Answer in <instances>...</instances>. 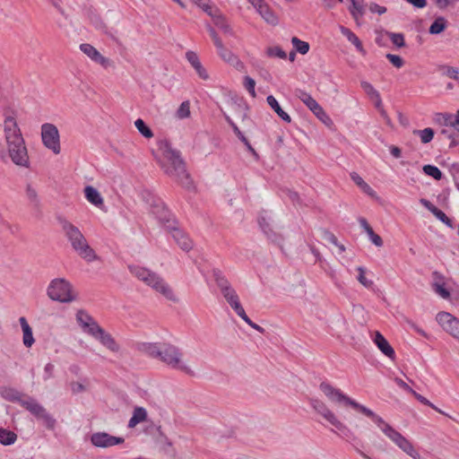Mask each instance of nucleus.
Wrapping results in <instances>:
<instances>
[{"label": "nucleus", "instance_id": "f257e3e1", "mask_svg": "<svg viewBox=\"0 0 459 459\" xmlns=\"http://www.w3.org/2000/svg\"><path fill=\"white\" fill-rule=\"evenodd\" d=\"M158 151L152 150L155 160L166 175L186 188L192 186V180L186 169V164L180 152L171 148L169 142L162 140L158 143Z\"/></svg>", "mask_w": 459, "mask_h": 459}, {"label": "nucleus", "instance_id": "f03ea898", "mask_svg": "<svg viewBox=\"0 0 459 459\" xmlns=\"http://www.w3.org/2000/svg\"><path fill=\"white\" fill-rule=\"evenodd\" d=\"M1 396L9 402L19 403L23 408L29 411L48 429H54L56 427V420L50 415L47 410L38 403L34 398L27 396L18 390L11 387H4L0 392Z\"/></svg>", "mask_w": 459, "mask_h": 459}, {"label": "nucleus", "instance_id": "7ed1b4c3", "mask_svg": "<svg viewBox=\"0 0 459 459\" xmlns=\"http://www.w3.org/2000/svg\"><path fill=\"white\" fill-rule=\"evenodd\" d=\"M62 231L70 243L72 249L83 260L88 263L99 259L96 252L89 245L88 240L80 229L64 218L58 219Z\"/></svg>", "mask_w": 459, "mask_h": 459}, {"label": "nucleus", "instance_id": "20e7f679", "mask_svg": "<svg viewBox=\"0 0 459 459\" xmlns=\"http://www.w3.org/2000/svg\"><path fill=\"white\" fill-rule=\"evenodd\" d=\"M129 271L138 280L144 282L156 292L161 294L167 299L178 302V299L172 288L156 273L140 266L130 265Z\"/></svg>", "mask_w": 459, "mask_h": 459}, {"label": "nucleus", "instance_id": "39448f33", "mask_svg": "<svg viewBox=\"0 0 459 459\" xmlns=\"http://www.w3.org/2000/svg\"><path fill=\"white\" fill-rule=\"evenodd\" d=\"M369 419H371L380 430L403 452L413 459H421L420 453L414 447L413 444L394 429L389 423L385 422L382 417L374 412V416H371Z\"/></svg>", "mask_w": 459, "mask_h": 459}, {"label": "nucleus", "instance_id": "423d86ee", "mask_svg": "<svg viewBox=\"0 0 459 459\" xmlns=\"http://www.w3.org/2000/svg\"><path fill=\"white\" fill-rule=\"evenodd\" d=\"M320 391L324 394V395L328 399L329 402L334 404H343L345 406H351L355 411L362 413L368 418L374 416V411L368 407L359 403L355 400L351 399L344 393L342 392L341 389L334 387L331 384L327 382H322L319 385Z\"/></svg>", "mask_w": 459, "mask_h": 459}, {"label": "nucleus", "instance_id": "0eeeda50", "mask_svg": "<svg viewBox=\"0 0 459 459\" xmlns=\"http://www.w3.org/2000/svg\"><path fill=\"white\" fill-rule=\"evenodd\" d=\"M48 298L61 303H70L77 299V293L72 283L65 278L52 280L48 287Z\"/></svg>", "mask_w": 459, "mask_h": 459}, {"label": "nucleus", "instance_id": "6e6552de", "mask_svg": "<svg viewBox=\"0 0 459 459\" xmlns=\"http://www.w3.org/2000/svg\"><path fill=\"white\" fill-rule=\"evenodd\" d=\"M310 405L314 409V411L323 417L327 422H329L333 427H334L337 430L340 431V435L346 438L352 437L355 439L352 432L348 429V427L337 417V415L326 405L325 403L317 399L311 398Z\"/></svg>", "mask_w": 459, "mask_h": 459}, {"label": "nucleus", "instance_id": "1a4fd4ad", "mask_svg": "<svg viewBox=\"0 0 459 459\" xmlns=\"http://www.w3.org/2000/svg\"><path fill=\"white\" fill-rule=\"evenodd\" d=\"M160 360L173 369L180 370L187 375L194 374L191 368L185 361L181 349L171 343L163 342Z\"/></svg>", "mask_w": 459, "mask_h": 459}, {"label": "nucleus", "instance_id": "9d476101", "mask_svg": "<svg viewBox=\"0 0 459 459\" xmlns=\"http://www.w3.org/2000/svg\"><path fill=\"white\" fill-rule=\"evenodd\" d=\"M213 277L222 296L224 297L228 304L230 306V307L236 312V314L238 316L241 314L244 315L245 309L240 304L239 298L236 290L232 288L229 281L226 279V277L219 270L213 271Z\"/></svg>", "mask_w": 459, "mask_h": 459}, {"label": "nucleus", "instance_id": "9b49d317", "mask_svg": "<svg viewBox=\"0 0 459 459\" xmlns=\"http://www.w3.org/2000/svg\"><path fill=\"white\" fill-rule=\"evenodd\" d=\"M150 212L162 224L165 229L172 228L176 221L165 204L156 197H152L150 201Z\"/></svg>", "mask_w": 459, "mask_h": 459}, {"label": "nucleus", "instance_id": "f8f14e48", "mask_svg": "<svg viewBox=\"0 0 459 459\" xmlns=\"http://www.w3.org/2000/svg\"><path fill=\"white\" fill-rule=\"evenodd\" d=\"M41 139L45 147L51 150L55 154L60 153V135L55 125L45 123L41 126Z\"/></svg>", "mask_w": 459, "mask_h": 459}, {"label": "nucleus", "instance_id": "ddd939ff", "mask_svg": "<svg viewBox=\"0 0 459 459\" xmlns=\"http://www.w3.org/2000/svg\"><path fill=\"white\" fill-rule=\"evenodd\" d=\"M6 147L9 157L15 165L29 168L30 160L24 140L7 143Z\"/></svg>", "mask_w": 459, "mask_h": 459}, {"label": "nucleus", "instance_id": "4468645a", "mask_svg": "<svg viewBox=\"0 0 459 459\" xmlns=\"http://www.w3.org/2000/svg\"><path fill=\"white\" fill-rule=\"evenodd\" d=\"M437 323L442 328L451 334L454 338L459 340V319L453 316L450 313L440 312L436 317Z\"/></svg>", "mask_w": 459, "mask_h": 459}, {"label": "nucleus", "instance_id": "2eb2a0df", "mask_svg": "<svg viewBox=\"0 0 459 459\" xmlns=\"http://www.w3.org/2000/svg\"><path fill=\"white\" fill-rule=\"evenodd\" d=\"M4 133L6 144L24 140L15 117L11 115L4 118Z\"/></svg>", "mask_w": 459, "mask_h": 459}, {"label": "nucleus", "instance_id": "dca6fc26", "mask_svg": "<svg viewBox=\"0 0 459 459\" xmlns=\"http://www.w3.org/2000/svg\"><path fill=\"white\" fill-rule=\"evenodd\" d=\"M91 442L96 447L108 448L123 444L125 439L121 437H115L107 432H95L91 436Z\"/></svg>", "mask_w": 459, "mask_h": 459}, {"label": "nucleus", "instance_id": "f3484780", "mask_svg": "<svg viewBox=\"0 0 459 459\" xmlns=\"http://www.w3.org/2000/svg\"><path fill=\"white\" fill-rule=\"evenodd\" d=\"M95 333L92 332V337L98 340L103 347L113 353H118L121 350L119 343L115 340V338L108 332H106L102 327H95L93 328Z\"/></svg>", "mask_w": 459, "mask_h": 459}, {"label": "nucleus", "instance_id": "a211bd4d", "mask_svg": "<svg viewBox=\"0 0 459 459\" xmlns=\"http://www.w3.org/2000/svg\"><path fill=\"white\" fill-rule=\"evenodd\" d=\"M250 4L267 23L271 25L278 23L277 15L264 0H252Z\"/></svg>", "mask_w": 459, "mask_h": 459}, {"label": "nucleus", "instance_id": "6ab92c4d", "mask_svg": "<svg viewBox=\"0 0 459 459\" xmlns=\"http://www.w3.org/2000/svg\"><path fill=\"white\" fill-rule=\"evenodd\" d=\"M169 232L171 233L172 238H174L175 242L178 244V246L184 251H189L193 247V242L189 238V237L181 230L178 224H173L172 228L166 229Z\"/></svg>", "mask_w": 459, "mask_h": 459}, {"label": "nucleus", "instance_id": "aec40b11", "mask_svg": "<svg viewBox=\"0 0 459 459\" xmlns=\"http://www.w3.org/2000/svg\"><path fill=\"white\" fill-rule=\"evenodd\" d=\"M76 319L82 330L90 335H92V332L95 333L93 328L100 326L91 316H89L83 310L77 312Z\"/></svg>", "mask_w": 459, "mask_h": 459}, {"label": "nucleus", "instance_id": "412c9836", "mask_svg": "<svg viewBox=\"0 0 459 459\" xmlns=\"http://www.w3.org/2000/svg\"><path fill=\"white\" fill-rule=\"evenodd\" d=\"M80 49L92 61L107 67L109 65V60L103 56L91 44L83 43L80 45Z\"/></svg>", "mask_w": 459, "mask_h": 459}, {"label": "nucleus", "instance_id": "4be33fe9", "mask_svg": "<svg viewBox=\"0 0 459 459\" xmlns=\"http://www.w3.org/2000/svg\"><path fill=\"white\" fill-rule=\"evenodd\" d=\"M162 349L163 342H142L138 344L140 351L153 359H160Z\"/></svg>", "mask_w": 459, "mask_h": 459}, {"label": "nucleus", "instance_id": "5701e85b", "mask_svg": "<svg viewBox=\"0 0 459 459\" xmlns=\"http://www.w3.org/2000/svg\"><path fill=\"white\" fill-rule=\"evenodd\" d=\"M420 203L428 209L437 219L445 223L446 226L453 228L452 221L446 215L444 212L436 207L431 202L425 198H421Z\"/></svg>", "mask_w": 459, "mask_h": 459}, {"label": "nucleus", "instance_id": "b1692460", "mask_svg": "<svg viewBox=\"0 0 459 459\" xmlns=\"http://www.w3.org/2000/svg\"><path fill=\"white\" fill-rule=\"evenodd\" d=\"M374 342L377 348L389 359H394L395 352L387 340L379 333H375Z\"/></svg>", "mask_w": 459, "mask_h": 459}, {"label": "nucleus", "instance_id": "393cba45", "mask_svg": "<svg viewBox=\"0 0 459 459\" xmlns=\"http://www.w3.org/2000/svg\"><path fill=\"white\" fill-rule=\"evenodd\" d=\"M186 57L202 79H208V74L206 70L203 67L197 55L195 52L187 51L186 53Z\"/></svg>", "mask_w": 459, "mask_h": 459}, {"label": "nucleus", "instance_id": "a878e982", "mask_svg": "<svg viewBox=\"0 0 459 459\" xmlns=\"http://www.w3.org/2000/svg\"><path fill=\"white\" fill-rule=\"evenodd\" d=\"M19 322H20V325H21V327L22 330V333H23L22 342L25 347L30 348L35 342L33 333H32V329L29 325L25 317H23V316L20 317Z\"/></svg>", "mask_w": 459, "mask_h": 459}, {"label": "nucleus", "instance_id": "bb28decb", "mask_svg": "<svg viewBox=\"0 0 459 459\" xmlns=\"http://www.w3.org/2000/svg\"><path fill=\"white\" fill-rule=\"evenodd\" d=\"M296 97L299 98L313 113L318 110L321 106L318 102L307 92L302 90H297L295 93Z\"/></svg>", "mask_w": 459, "mask_h": 459}, {"label": "nucleus", "instance_id": "cd10ccee", "mask_svg": "<svg viewBox=\"0 0 459 459\" xmlns=\"http://www.w3.org/2000/svg\"><path fill=\"white\" fill-rule=\"evenodd\" d=\"M25 195L28 199L30 205L36 210H39L41 202L37 189L30 184L28 183L25 187Z\"/></svg>", "mask_w": 459, "mask_h": 459}, {"label": "nucleus", "instance_id": "c85d7f7f", "mask_svg": "<svg viewBox=\"0 0 459 459\" xmlns=\"http://www.w3.org/2000/svg\"><path fill=\"white\" fill-rule=\"evenodd\" d=\"M269 221V218L260 216L258 219L260 228L269 239H271L273 242H279L281 240V238L275 232H273Z\"/></svg>", "mask_w": 459, "mask_h": 459}, {"label": "nucleus", "instance_id": "c756f323", "mask_svg": "<svg viewBox=\"0 0 459 459\" xmlns=\"http://www.w3.org/2000/svg\"><path fill=\"white\" fill-rule=\"evenodd\" d=\"M269 221V218L260 216L258 219L260 228L269 239H271L273 242H279L281 240V238L275 232H273Z\"/></svg>", "mask_w": 459, "mask_h": 459}, {"label": "nucleus", "instance_id": "7c9ffc66", "mask_svg": "<svg viewBox=\"0 0 459 459\" xmlns=\"http://www.w3.org/2000/svg\"><path fill=\"white\" fill-rule=\"evenodd\" d=\"M84 195L87 201L95 206H100L103 204V198L100 192L91 186H85Z\"/></svg>", "mask_w": 459, "mask_h": 459}, {"label": "nucleus", "instance_id": "2f4dec72", "mask_svg": "<svg viewBox=\"0 0 459 459\" xmlns=\"http://www.w3.org/2000/svg\"><path fill=\"white\" fill-rule=\"evenodd\" d=\"M266 101L268 105L271 107L272 109L285 122L290 123L291 118L281 108L280 104L278 103L277 100L273 96L270 95L266 98Z\"/></svg>", "mask_w": 459, "mask_h": 459}, {"label": "nucleus", "instance_id": "473e14b6", "mask_svg": "<svg viewBox=\"0 0 459 459\" xmlns=\"http://www.w3.org/2000/svg\"><path fill=\"white\" fill-rule=\"evenodd\" d=\"M340 31L341 33L347 38V39L355 46L358 51H359L362 54H365L366 51L362 46L361 41L348 28L340 26Z\"/></svg>", "mask_w": 459, "mask_h": 459}, {"label": "nucleus", "instance_id": "72a5a7b5", "mask_svg": "<svg viewBox=\"0 0 459 459\" xmlns=\"http://www.w3.org/2000/svg\"><path fill=\"white\" fill-rule=\"evenodd\" d=\"M147 419V411L143 407H135L133 416L128 421V428H134L137 424L145 421Z\"/></svg>", "mask_w": 459, "mask_h": 459}, {"label": "nucleus", "instance_id": "f704fd0d", "mask_svg": "<svg viewBox=\"0 0 459 459\" xmlns=\"http://www.w3.org/2000/svg\"><path fill=\"white\" fill-rule=\"evenodd\" d=\"M351 7L350 8L351 14L356 21L357 24H359V19L364 15L365 7L363 0H351Z\"/></svg>", "mask_w": 459, "mask_h": 459}, {"label": "nucleus", "instance_id": "c9c22d12", "mask_svg": "<svg viewBox=\"0 0 459 459\" xmlns=\"http://www.w3.org/2000/svg\"><path fill=\"white\" fill-rule=\"evenodd\" d=\"M433 275L436 279L440 280V281H434L432 283L433 290L441 298L445 299H448L450 297V292L445 288V283L442 281V276L437 272H435Z\"/></svg>", "mask_w": 459, "mask_h": 459}, {"label": "nucleus", "instance_id": "e433bc0d", "mask_svg": "<svg viewBox=\"0 0 459 459\" xmlns=\"http://www.w3.org/2000/svg\"><path fill=\"white\" fill-rule=\"evenodd\" d=\"M17 439V435L11 430L0 428V444L4 446L13 445Z\"/></svg>", "mask_w": 459, "mask_h": 459}, {"label": "nucleus", "instance_id": "4c0bfd02", "mask_svg": "<svg viewBox=\"0 0 459 459\" xmlns=\"http://www.w3.org/2000/svg\"><path fill=\"white\" fill-rule=\"evenodd\" d=\"M444 124L446 126L453 127L459 132V109L453 114H443Z\"/></svg>", "mask_w": 459, "mask_h": 459}, {"label": "nucleus", "instance_id": "58836bf2", "mask_svg": "<svg viewBox=\"0 0 459 459\" xmlns=\"http://www.w3.org/2000/svg\"><path fill=\"white\" fill-rule=\"evenodd\" d=\"M233 131L236 134V135L238 137V139L247 146V150L251 152V154L254 156V158L257 160L259 159L258 153L251 146L248 140L246 138V136L242 134V132L239 130V128L236 125H233Z\"/></svg>", "mask_w": 459, "mask_h": 459}, {"label": "nucleus", "instance_id": "ea45409f", "mask_svg": "<svg viewBox=\"0 0 459 459\" xmlns=\"http://www.w3.org/2000/svg\"><path fill=\"white\" fill-rule=\"evenodd\" d=\"M446 27V22L444 17H437L429 27L430 34H439L441 33Z\"/></svg>", "mask_w": 459, "mask_h": 459}, {"label": "nucleus", "instance_id": "a19ab883", "mask_svg": "<svg viewBox=\"0 0 459 459\" xmlns=\"http://www.w3.org/2000/svg\"><path fill=\"white\" fill-rule=\"evenodd\" d=\"M134 126L139 131V133L145 138H152L153 136V133L149 126H146L144 121L141 118H138L134 121Z\"/></svg>", "mask_w": 459, "mask_h": 459}, {"label": "nucleus", "instance_id": "79ce46f5", "mask_svg": "<svg viewBox=\"0 0 459 459\" xmlns=\"http://www.w3.org/2000/svg\"><path fill=\"white\" fill-rule=\"evenodd\" d=\"M413 134L420 136L422 143H429L434 137V130L429 127L423 130H414Z\"/></svg>", "mask_w": 459, "mask_h": 459}, {"label": "nucleus", "instance_id": "37998d69", "mask_svg": "<svg viewBox=\"0 0 459 459\" xmlns=\"http://www.w3.org/2000/svg\"><path fill=\"white\" fill-rule=\"evenodd\" d=\"M291 43L295 48V51L300 53L301 55L307 54L309 50V44L298 39L297 37H293L291 39Z\"/></svg>", "mask_w": 459, "mask_h": 459}, {"label": "nucleus", "instance_id": "c03bdc74", "mask_svg": "<svg viewBox=\"0 0 459 459\" xmlns=\"http://www.w3.org/2000/svg\"><path fill=\"white\" fill-rule=\"evenodd\" d=\"M356 270L359 273V275L357 276L358 281L365 288H371L373 286V281L366 277V269L362 266H358Z\"/></svg>", "mask_w": 459, "mask_h": 459}, {"label": "nucleus", "instance_id": "a18cd8bd", "mask_svg": "<svg viewBox=\"0 0 459 459\" xmlns=\"http://www.w3.org/2000/svg\"><path fill=\"white\" fill-rule=\"evenodd\" d=\"M422 170L424 173L429 177H432L433 178L437 180H440L442 178V172L441 170L433 165H424L422 168Z\"/></svg>", "mask_w": 459, "mask_h": 459}, {"label": "nucleus", "instance_id": "49530a36", "mask_svg": "<svg viewBox=\"0 0 459 459\" xmlns=\"http://www.w3.org/2000/svg\"><path fill=\"white\" fill-rule=\"evenodd\" d=\"M442 70L443 75L447 76L448 78L456 80L459 82V68L450 66V65H443L440 67Z\"/></svg>", "mask_w": 459, "mask_h": 459}, {"label": "nucleus", "instance_id": "de8ad7c7", "mask_svg": "<svg viewBox=\"0 0 459 459\" xmlns=\"http://www.w3.org/2000/svg\"><path fill=\"white\" fill-rule=\"evenodd\" d=\"M313 114L327 127H332L333 126V120L322 107Z\"/></svg>", "mask_w": 459, "mask_h": 459}, {"label": "nucleus", "instance_id": "09e8293b", "mask_svg": "<svg viewBox=\"0 0 459 459\" xmlns=\"http://www.w3.org/2000/svg\"><path fill=\"white\" fill-rule=\"evenodd\" d=\"M215 25L221 29L224 33L232 35L233 31L230 24L227 22V21L221 17L219 16L214 20Z\"/></svg>", "mask_w": 459, "mask_h": 459}, {"label": "nucleus", "instance_id": "8fccbe9b", "mask_svg": "<svg viewBox=\"0 0 459 459\" xmlns=\"http://www.w3.org/2000/svg\"><path fill=\"white\" fill-rule=\"evenodd\" d=\"M266 55L270 57H279L281 59H285L287 57V54L283 51L280 47H269L266 49Z\"/></svg>", "mask_w": 459, "mask_h": 459}, {"label": "nucleus", "instance_id": "3c124183", "mask_svg": "<svg viewBox=\"0 0 459 459\" xmlns=\"http://www.w3.org/2000/svg\"><path fill=\"white\" fill-rule=\"evenodd\" d=\"M385 33L390 38L393 44L396 47L402 48L405 45L404 37L402 33H394L389 31H385Z\"/></svg>", "mask_w": 459, "mask_h": 459}, {"label": "nucleus", "instance_id": "603ef678", "mask_svg": "<svg viewBox=\"0 0 459 459\" xmlns=\"http://www.w3.org/2000/svg\"><path fill=\"white\" fill-rule=\"evenodd\" d=\"M190 116V105L188 101L180 104L177 110V117L180 119L186 118Z\"/></svg>", "mask_w": 459, "mask_h": 459}, {"label": "nucleus", "instance_id": "864d4df0", "mask_svg": "<svg viewBox=\"0 0 459 459\" xmlns=\"http://www.w3.org/2000/svg\"><path fill=\"white\" fill-rule=\"evenodd\" d=\"M218 55L226 63L230 64L233 58H235L237 56L233 54L230 49H228L225 46L222 48H220L217 50Z\"/></svg>", "mask_w": 459, "mask_h": 459}, {"label": "nucleus", "instance_id": "5fc2aeb1", "mask_svg": "<svg viewBox=\"0 0 459 459\" xmlns=\"http://www.w3.org/2000/svg\"><path fill=\"white\" fill-rule=\"evenodd\" d=\"M360 85H361V88L369 96L370 99L377 97V95L379 94V92L368 82L362 81L360 82Z\"/></svg>", "mask_w": 459, "mask_h": 459}, {"label": "nucleus", "instance_id": "6e6d98bb", "mask_svg": "<svg viewBox=\"0 0 459 459\" xmlns=\"http://www.w3.org/2000/svg\"><path fill=\"white\" fill-rule=\"evenodd\" d=\"M244 87L246 88V90L249 92V94L252 96V97H255L256 94H255V82L253 78H251L250 76H245L244 77Z\"/></svg>", "mask_w": 459, "mask_h": 459}, {"label": "nucleus", "instance_id": "4d7b16f0", "mask_svg": "<svg viewBox=\"0 0 459 459\" xmlns=\"http://www.w3.org/2000/svg\"><path fill=\"white\" fill-rule=\"evenodd\" d=\"M372 100H375V106L379 110L381 116L385 119V121L389 124L390 119L385 112V110L383 108L382 100L380 97V94L377 95V97L373 98Z\"/></svg>", "mask_w": 459, "mask_h": 459}, {"label": "nucleus", "instance_id": "13d9d810", "mask_svg": "<svg viewBox=\"0 0 459 459\" xmlns=\"http://www.w3.org/2000/svg\"><path fill=\"white\" fill-rule=\"evenodd\" d=\"M412 394L414 395V397L421 403L425 404V405H428L429 407H431L432 409H434L435 411H438L439 413H442V414H445L443 411H441L440 409H438L437 407H436L432 403H430L427 398H425L424 396H422L421 394L416 393L415 391L412 393Z\"/></svg>", "mask_w": 459, "mask_h": 459}, {"label": "nucleus", "instance_id": "bf43d9fd", "mask_svg": "<svg viewBox=\"0 0 459 459\" xmlns=\"http://www.w3.org/2000/svg\"><path fill=\"white\" fill-rule=\"evenodd\" d=\"M385 56L391 62V64L396 68H401L404 64L403 58L397 55L386 54Z\"/></svg>", "mask_w": 459, "mask_h": 459}, {"label": "nucleus", "instance_id": "052dcab7", "mask_svg": "<svg viewBox=\"0 0 459 459\" xmlns=\"http://www.w3.org/2000/svg\"><path fill=\"white\" fill-rule=\"evenodd\" d=\"M453 127L450 128H443L439 133V138L441 141H452V139L455 137V132L452 130Z\"/></svg>", "mask_w": 459, "mask_h": 459}, {"label": "nucleus", "instance_id": "680f3d73", "mask_svg": "<svg viewBox=\"0 0 459 459\" xmlns=\"http://www.w3.org/2000/svg\"><path fill=\"white\" fill-rule=\"evenodd\" d=\"M248 325H250L253 329L258 331L259 333H264V329L258 325L257 324L251 321V319L247 316L246 312H244V315L241 314L239 316Z\"/></svg>", "mask_w": 459, "mask_h": 459}, {"label": "nucleus", "instance_id": "e2e57ef3", "mask_svg": "<svg viewBox=\"0 0 459 459\" xmlns=\"http://www.w3.org/2000/svg\"><path fill=\"white\" fill-rule=\"evenodd\" d=\"M368 235L374 245L377 247L383 246V240L381 237L376 234L372 229L368 232Z\"/></svg>", "mask_w": 459, "mask_h": 459}, {"label": "nucleus", "instance_id": "0e129e2a", "mask_svg": "<svg viewBox=\"0 0 459 459\" xmlns=\"http://www.w3.org/2000/svg\"><path fill=\"white\" fill-rule=\"evenodd\" d=\"M229 65L233 66L236 70L239 72H243L245 70L244 63L238 56L233 58V60H231V62Z\"/></svg>", "mask_w": 459, "mask_h": 459}, {"label": "nucleus", "instance_id": "69168bd1", "mask_svg": "<svg viewBox=\"0 0 459 459\" xmlns=\"http://www.w3.org/2000/svg\"><path fill=\"white\" fill-rule=\"evenodd\" d=\"M359 188L368 195L375 198L377 197V193L372 189V187L368 183H362V185L359 186Z\"/></svg>", "mask_w": 459, "mask_h": 459}, {"label": "nucleus", "instance_id": "338daca9", "mask_svg": "<svg viewBox=\"0 0 459 459\" xmlns=\"http://www.w3.org/2000/svg\"><path fill=\"white\" fill-rule=\"evenodd\" d=\"M359 188L368 195L375 198L377 197V193L372 189V187L368 183H362V185L359 186Z\"/></svg>", "mask_w": 459, "mask_h": 459}, {"label": "nucleus", "instance_id": "774afa93", "mask_svg": "<svg viewBox=\"0 0 459 459\" xmlns=\"http://www.w3.org/2000/svg\"><path fill=\"white\" fill-rule=\"evenodd\" d=\"M55 366L52 363H48L44 368V380H48L53 377Z\"/></svg>", "mask_w": 459, "mask_h": 459}]
</instances>
